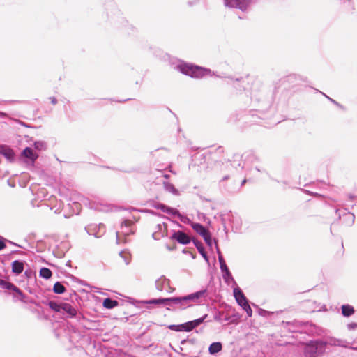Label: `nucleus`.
Returning a JSON list of instances; mask_svg holds the SVG:
<instances>
[{"label": "nucleus", "instance_id": "nucleus-1", "mask_svg": "<svg viewBox=\"0 0 357 357\" xmlns=\"http://www.w3.org/2000/svg\"><path fill=\"white\" fill-rule=\"evenodd\" d=\"M275 95V91L270 87L259 82H255L251 89L250 99L255 108L244 116L246 121L250 120V122L261 124L259 120L272 117L279 109L278 105H275L273 102Z\"/></svg>", "mask_w": 357, "mask_h": 357}, {"label": "nucleus", "instance_id": "nucleus-2", "mask_svg": "<svg viewBox=\"0 0 357 357\" xmlns=\"http://www.w3.org/2000/svg\"><path fill=\"white\" fill-rule=\"evenodd\" d=\"M172 68L192 78L201 79L211 73L210 69L177 60L171 63Z\"/></svg>", "mask_w": 357, "mask_h": 357}, {"label": "nucleus", "instance_id": "nucleus-3", "mask_svg": "<svg viewBox=\"0 0 357 357\" xmlns=\"http://www.w3.org/2000/svg\"><path fill=\"white\" fill-rule=\"evenodd\" d=\"M0 288L3 289L6 294L12 296L14 302L33 303L29 297L24 294L20 288L7 280L0 279Z\"/></svg>", "mask_w": 357, "mask_h": 357}, {"label": "nucleus", "instance_id": "nucleus-4", "mask_svg": "<svg viewBox=\"0 0 357 357\" xmlns=\"http://www.w3.org/2000/svg\"><path fill=\"white\" fill-rule=\"evenodd\" d=\"M207 295V289H203L199 291L179 296L181 310H185L194 305L200 303L204 300Z\"/></svg>", "mask_w": 357, "mask_h": 357}, {"label": "nucleus", "instance_id": "nucleus-5", "mask_svg": "<svg viewBox=\"0 0 357 357\" xmlns=\"http://www.w3.org/2000/svg\"><path fill=\"white\" fill-rule=\"evenodd\" d=\"M47 305L53 311L61 313L65 318H73V316L75 315L76 309L70 303L50 301L47 302Z\"/></svg>", "mask_w": 357, "mask_h": 357}, {"label": "nucleus", "instance_id": "nucleus-6", "mask_svg": "<svg viewBox=\"0 0 357 357\" xmlns=\"http://www.w3.org/2000/svg\"><path fill=\"white\" fill-rule=\"evenodd\" d=\"M243 161L246 169L254 168L257 172H263L264 169L258 163L260 161L259 158L252 150L245 151L243 154Z\"/></svg>", "mask_w": 357, "mask_h": 357}, {"label": "nucleus", "instance_id": "nucleus-7", "mask_svg": "<svg viewBox=\"0 0 357 357\" xmlns=\"http://www.w3.org/2000/svg\"><path fill=\"white\" fill-rule=\"evenodd\" d=\"M218 185L220 190L228 193H235L239 190L234 178H231V174H226L219 180Z\"/></svg>", "mask_w": 357, "mask_h": 357}, {"label": "nucleus", "instance_id": "nucleus-8", "mask_svg": "<svg viewBox=\"0 0 357 357\" xmlns=\"http://www.w3.org/2000/svg\"><path fill=\"white\" fill-rule=\"evenodd\" d=\"M120 231H116V242L120 243L123 240L121 239V234L123 235L125 238L124 243H126V236H128L135 233V224L134 222L130 219H124L121 223Z\"/></svg>", "mask_w": 357, "mask_h": 357}, {"label": "nucleus", "instance_id": "nucleus-9", "mask_svg": "<svg viewBox=\"0 0 357 357\" xmlns=\"http://www.w3.org/2000/svg\"><path fill=\"white\" fill-rule=\"evenodd\" d=\"M244 169H245V166L243 164L242 154L236 153L233 155L232 160L222 163V167L221 169H228L232 172L233 170L238 172L239 170H243Z\"/></svg>", "mask_w": 357, "mask_h": 357}, {"label": "nucleus", "instance_id": "nucleus-10", "mask_svg": "<svg viewBox=\"0 0 357 357\" xmlns=\"http://www.w3.org/2000/svg\"><path fill=\"white\" fill-rule=\"evenodd\" d=\"M251 3V0H224L226 7L238 8L242 11L247 10Z\"/></svg>", "mask_w": 357, "mask_h": 357}, {"label": "nucleus", "instance_id": "nucleus-11", "mask_svg": "<svg viewBox=\"0 0 357 357\" xmlns=\"http://www.w3.org/2000/svg\"><path fill=\"white\" fill-rule=\"evenodd\" d=\"M155 288L159 291H165L168 293L174 291V289L170 286V280L165 276L162 275L155 280Z\"/></svg>", "mask_w": 357, "mask_h": 357}, {"label": "nucleus", "instance_id": "nucleus-12", "mask_svg": "<svg viewBox=\"0 0 357 357\" xmlns=\"http://www.w3.org/2000/svg\"><path fill=\"white\" fill-rule=\"evenodd\" d=\"M105 226L103 224H90L85 227V230L89 235L93 236L96 238H100L105 233Z\"/></svg>", "mask_w": 357, "mask_h": 357}, {"label": "nucleus", "instance_id": "nucleus-13", "mask_svg": "<svg viewBox=\"0 0 357 357\" xmlns=\"http://www.w3.org/2000/svg\"><path fill=\"white\" fill-rule=\"evenodd\" d=\"M21 156L24 158L26 163L33 165L38 158V154L34 153L31 148L26 147L22 151Z\"/></svg>", "mask_w": 357, "mask_h": 357}, {"label": "nucleus", "instance_id": "nucleus-14", "mask_svg": "<svg viewBox=\"0 0 357 357\" xmlns=\"http://www.w3.org/2000/svg\"><path fill=\"white\" fill-rule=\"evenodd\" d=\"M170 239L176 241L178 243L182 245H188L192 240V238L183 231H174L170 236Z\"/></svg>", "mask_w": 357, "mask_h": 357}, {"label": "nucleus", "instance_id": "nucleus-15", "mask_svg": "<svg viewBox=\"0 0 357 357\" xmlns=\"http://www.w3.org/2000/svg\"><path fill=\"white\" fill-rule=\"evenodd\" d=\"M162 305L167 307L168 310L174 309L181 310L179 296L163 298Z\"/></svg>", "mask_w": 357, "mask_h": 357}, {"label": "nucleus", "instance_id": "nucleus-16", "mask_svg": "<svg viewBox=\"0 0 357 357\" xmlns=\"http://www.w3.org/2000/svg\"><path fill=\"white\" fill-rule=\"evenodd\" d=\"M233 294H234V296L237 303L241 307H243V306L245 307V305L249 304L248 300L247 299V298L244 295V294L242 291V290L238 287H236L234 288V289H233Z\"/></svg>", "mask_w": 357, "mask_h": 357}, {"label": "nucleus", "instance_id": "nucleus-17", "mask_svg": "<svg viewBox=\"0 0 357 357\" xmlns=\"http://www.w3.org/2000/svg\"><path fill=\"white\" fill-rule=\"evenodd\" d=\"M226 78L228 79L227 83L231 84L233 85V86L238 91H242L245 89V84L246 82V80L243 77H239V78H234L231 76L226 77Z\"/></svg>", "mask_w": 357, "mask_h": 357}, {"label": "nucleus", "instance_id": "nucleus-18", "mask_svg": "<svg viewBox=\"0 0 357 357\" xmlns=\"http://www.w3.org/2000/svg\"><path fill=\"white\" fill-rule=\"evenodd\" d=\"M26 261L23 260H15L11 264L12 273L15 275H20L24 269Z\"/></svg>", "mask_w": 357, "mask_h": 357}, {"label": "nucleus", "instance_id": "nucleus-19", "mask_svg": "<svg viewBox=\"0 0 357 357\" xmlns=\"http://www.w3.org/2000/svg\"><path fill=\"white\" fill-rule=\"evenodd\" d=\"M0 154L9 161H13L15 158V153L13 149L6 145L0 146Z\"/></svg>", "mask_w": 357, "mask_h": 357}, {"label": "nucleus", "instance_id": "nucleus-20", "mask_svg": "<svg viewBox=\"0 0 357 357\" xmlns=\"http://www.w3.org/2000/svg\"><path fill=\"white\" fill-rule=\"evenodd\" d=\"M192 241L194 245L197 249L199 253L202 255V257L204 259V260L207 263H208L209 259H208L207 253L205 251L204 247L203 244L202 243V242H200L199 241H198L195 238H192Z\"/></svg>", "mask_w": 357, "mask_h": 357}, {"label": "nucleus", "instance_id": "nucleus-21", "mask_svg": "<svg viewBox=\"0 0 357 357\" xmlns=\"http://www.w3.org/2000/svg\"><path fill=\"white\" fill-rule=\"evenodd\" d=\"M191 227L202 238L210 233L208 229L201 223H191Z\"/></svg>", "mask_w": 357, "mask_h": 357}, {"label": "nucleus", "instance_id": "nucleus-22", "mask_svg": "<svg viewBox=\"0 0 357 357\" xmlns=\"http://www.w3.org/2000/svg\"><path fill=\"white\" fill-rule=\"evenodd\" d=\"M246 114H245L243 116L241 115V114H240L239 112H233L230 114V116H229L228 118V122L229 123H237L241 118L243 119L245 123H248V124H253L254 123L253 122H250L249 121L250 120H248V121H246V120L244 118V116Z\"/></svg>", "mask_w": 357, "mask_h": 357}, {"label": "nucleus", "instance_id": "nucleus-23", "mask_svg": "<svg viewBox=\"0 0 357 357\" xmlns=\"http://www.w3.org/2000/svg\"><path fill=\"white\" fill-rule=\"evenodd\" d=\"M220 270H221V272L222 273L223 279L227 284H229L230 282H233V283L235 285H236V282L234 280V279L227 266L225 267V268H221Z\"/></svg>", "mask_w": 357, "mask_h": 357}, {"label": "nucleus", "instance_id": "nucleus-24", "mask_svg": "<svg viewBox=\"0 0 357 357\" xmlns=\"http://www.w3.org/2000/svg\"><path fill=\"white\" fill-rule=\"evenodd\" d=\"M222 349V343L220 342H213L208 347V352L210 354H215L220 352Z\"/></svg>", "mask_w": 357, "mask_h": 357}, {"label": "nucleus", "instance_id": "nucleus-25", "mask_svg": "<svg viewBox=\"0 0 357 357\" xmlns=\"http://www.w3.org/2000/svg\"><path fill=\"white\" fill-rule=\"evenodd\" d=\"M119 304L116 300L110 298H106L103 300L102 305L107 309H112L117 306Z\"/></svg>", "mask_w": 357, "mask_h": 357}, {"label": "nucleus", "instance_id": "nucleus-26", "mask_svg": "<svg viewBox=\"0 0 357 357\" xmlns=\"http://www.w3.org/2000/svg\"><path fill=\"white\" fill-rule=\"evenodd\" d=\"M163 186L166 191L169 192L174 195H178V190L174 186L173 184L167 181H163Z\"/></svg>", "mask_w": 357, "mask_h": 357}, {"label": "nucleus", "instance_id": "nucleus-27", "mask_svg": "<svg viewBox=\"0 0 357 357\" xmlns=\"http://www.w3.org/2000/svg\"><path fill=\"white\" fill-rule=\"evenodd\" d=\"M341 308L342 314L344 317L351 316L354 313V309L351 305H343Z\"/></svg>", "mask_w": 357, "mask_h": 357}, {"label": "nucleus", "instance_id": "nucleus-28", "mask_svg": "<svg viewBox=\"0 0 357 357\" xmlns=\"http://www.w3.org/2000/svg\"><path fill=\"white\" fill-rule=\"evenodd\" d=\"M39 275H40V277L47 280L52 277V272L50 268H46V267H43L40 270Z\"/></svg>", "mask_w": 357, "mask_h": 357}, {"label": "nucleus", "instance_id": "nucleus-29", "mask_svg": "<svg viewBox=\"0 0 357 357\" xmlns=\"http://www.w3.org/2000/svg\"><path fill=\"white\" fill-rule=\"evenodd\" d=\"M53 291L55 294H61L66 291V287L60 282H56L53 286Z\"/></svg>", "mask_w": 357, "mask_h": 357}, {"label": "nucleus", "instance_id": "nucleus-30", "mask_svg": "<svg viewBox=\"0 0 357 357\" xmlns=\"http://www.w3.org/2000/svg\"><path fill=\"white\" fill-rule=\"evenodd\" d=\"M326 342L319 340H314V350L316 349L318 352H323L324 351Z\"/></svg>", "mask_w": 357, "mask_h": 357}, {"label": "nucleus", "instance_id": "nucleus-31", "mask_svg": "<svg viewBox=\"0 0 357 357\" xmlns=\"http://www.w3.org/2000/svg\"><path fill=\"white\" fill-rule=\"evenodd\" d=\"M207 317H208V314H204V316H202L200 318H198V319H194L192 321H191V324H192L194 328H195L197 326H199L201 324H202L206 320Z\"/></svg>", "mask_w": 357, "mask_h": 357}, {"label": "nucleus", "instance_id": "nucleus-32", "mask_svg": "<svg viewBox=\"0 0 357 357\" xmlns=\"http://www.w3.org/2000/svg\"><path fill=\"white\" fill-rule=\"evenodd\" d=\"M305 355V357H312V340L307 341Z\"/></svg>", "mask_w": 357, "mask_h": 357}, {"label": "nucleus", "instance_id": "nucleus-33", "mask_svg": "<svg viewBox=\"0 0 357 357\" xmlns=\"http://www.w3.org/2000/svg\"><path fill=\"white\" fill-rule=\"evenodd\" d=\"M33 146L34 148L38 151H44L47 149V144L43 141H36Z\"/></svg>", "mask_w": 357, "mask_h": 357}, {"label": "nucleus", "instance_id": "nucleus-34", "mask_svg": "<svg viewBox=\"0 0 357 357\" xmlns=\"http://www.w3.org/2000/svg\"><path fill=\"white\" fill-rule=\"evenodd\" d=\"M283 324H285L284 327L290 332L296 333L298 331V330L297 329V326L295 323L283 322Z\"/></svg>", "mask_w": 357, "mask_h": 357}, {"label": "nucleus", "instance_id": "nucleus-35", "mask_svg": "<svg viewBox=\"0 0 357 357\" xmlns=\"http://www.w3.org/2000/svg\"><path fill=\"white\" fill-rule=\"evenodd\" d=\"M73 318H75L77 321L82 325H84V321L86 320V318L83 315L81 312H77L76 311L75 315L73 316Z\"/></svg>", "mask_w": 357, "mask_h": 357}, {"label": "nucleus", "instance_id": "nucleus-36", "mask_svg": "<svg viewBox=\"0 0 357 357\" xmlns=\"http://www.w3.org/2000/svg\"><path fill=\"white\" fill-rule=\"evenodd\" d=\"M163 298H152L150 300L144 301L143 303L145 304H154V305H162Z\"/></svg>", "mask_w": 357, "mask_h": 357}, {"label": "nucleus", "instance_id": "nucleus-37", "mask_svg": "<svg viewBox=\"0 0 357 357\" xmlns=\"http://www.w3.org/2000/svg\"><path fill=\"white\" fill-rule=\"evenodd\" d=\"M181 326H182V328H183V331L190 332L193 329H195L193 326H192V324H191V321H187V322L183 323V324H181Z\"/></svg>", "mask_w": 357, "mask_h": 357}, {"label": "nucleus", "instance_id": "nucleus-38", "mask_svg": "<svg viewBox=\"0 0 357 357\" xmlns=\"http://www.w3.org/2000/svg\"><path fill=\"white\" fill-rule=\"evenodd\" d=\"M204 240L206 243V244L209 247V248H212V245H213V239H212V237H211V233H209L208 234H207L206 236H204Z\"/></svg>", "mask_w": 357, "mask_h": 357}, {"label": "nucleus", "instance_id": "nucleus-39", "mask_svg": "<svg viewBox=\"0 0 357 357\" xmlns=\"http://www.w3.org/2000/svg\"><path fill=\"white\" fill-rule=\"evenodd\" d=\"M168 328L174 331H183L181 324H171L168 326Z\"/></svg>", "mask_w": 357, "mask_h": 357}, {"label": "nucleus", "instance_id": "nucleus-40", "mask_svg": "<svg viewBox=\"0 0 357 357\" xmlns=\"http://www.w3.org/2000/svg\"><path fill=\"white\" fill-rule=\"evenodd\" d=\"M224 313L221 311H217L214 315V320L221 322L222 321V317H223Z\"/></svg>", "mask_w": 357, "mask_h": 357}, {"label": "nucleus", "instance_id": "nucleus-41", "mask_svg": "<svg viewBox=\"0 0 357 357\" xmlns=\"http://www.w3.org/2000/svg\"><path fill=\"white\" fill-rule=\"evenodd\" d=\"M178 218L181 220V222H183L185 224H190L191 225V223H193L190 220V218H188L187 216H185V215H182L181 213L180 214Z\"/></svg>", "mask_w": 357, "mask_h": 357}, {"label": "nucleus", "instance_id": "nucleus-42", "mask_svg": "<svg viewBox=\"0 0 357 357\" xmlns=\"http://www.w3.org/2000/svg\"><path fill=\"white\" fill-rule=\"evenodd\" d=\"M304 187L308 188L307 189L305 188H301V190L303 192V193L307 194L310 196L312 195V191L310 190L311 185L310 184H305Z\"/></svg>", "mask_w": 357, "mask_h": 357}, {"label": "nucleus", "instance_id": "nucleus-43", "mask_svg": "<svg viewBox=\"0 0 357 357\" xmlns=\"http://www.w3.org/2000/svg\"><path fill=\"white\" fill-rule=\"evenodd\" d=\"M6 241L8 239L3 238V236H0V251L3 250L6 247Z\"/></svg>", "mask_w": 357, "mask_h": 357}, {"label": "nucleus", "instance_id": "nucleus-44", "mask_svg": "<svg viewBox=\"0 0 357 357\" xmlns=\"http://www.w3.org/2000/svg\"><path fill=\"white\" fill-rule=\"evenodd\" d=\"M248 317H251L252 315V310L250 306V305H247L245 307H242Z\"/></svg>", "mask_w": 357, "mask_h": 357}, {"label": "nucleus", "instance_id": "nucleus-45", "mask_svg": "<svg viewBox=\"0 0 357 357\" xmlns=\"http://www.w3.org/2000/svg\"><path fill=\"white\" fill-rule=\"evenodd\" d=\"M346 217L349 225H352L354 222L355 216L353 213H348L346 214Z\"/></svg>", "mask_w": 357, "mask_h": 357}, {"label": "nucleus", "instance_id": "nucleus-46", "mask_svg": "<svg viewBox=\"0 0 357 357\" xmlns=\"http://www.w3.org/2000/svg\"><path fill=\"white\" fill-rule=\"evenodd\" d=\"M259 314L260 316H262V317H267L271 312H269V311H267L266 310H264V309H261V308H259Z\"/></svg>", "mask_w": 357, "mask_h": 357}, {"label": "nucleus", "instance_id": "nucleus-47", "mask_svg": "<svg viewBox=\"0 0 357 357\" xmlns=\"http://www.w3.org/2000/svg\"><path fill=\"white\" fill-rule=\"evenodd\" d=\"M218 261H219L220 269L225 268V267L227 266L222 256H220V257L218 258Z\"/></svg>", "mask_w": 357, "mask_h": 357}, {"label": "nucleus", "instance_id": "nucleus-48", "mask_svg": "<svg viewBox=\"0 0 357 357\" xmlns=\"http://www.w3.org/2000/svg\"><path fill=\"white\" fill-rule=\"evenodd\" d=\"M165 206H166V205L164 204H162V203H156L153 205V207H154L155 208H157V209H160L162 211H163Z\"/></svg>", "mask_w": 357, "mask_h": 357}, {"label": "nucleus", "instance_id": "nucleus-49", "mask_svg": "<svg viewBox=\"0 0 357 357\" xmlns=\"http://www.w3.org/2000/svg\"><path fill=\"white\" fill-rule=\"evenodd\" d=\"M347 328L349 331H354L357 328V324L355 322H352L347 324Z\"/></svg>", "mask_w": 357, "mask_h": 357}, {"label": "nucleus", "instance_id": "nucleus-50", "mask_svg": "<svg viewBox=\"0 0 357 357\" xmlns=\"http://www.w3.org/2000/svg\"><path fill=\"white\" fill-rule=\"evenodd\" d=\"M162 236V234H161L158 231H155L152 234V237L155 240H158Z\"/></svg>", "mask_w": 357, "mask_h": 357}, {"label": "nucleus", "instance_id": "nucleus-51", "mask_svg": "<svg viewBox=\"0 0 357 357\" xmlns=\"http://www.w3.org/2000/svg\"><path fill=\"white\" fill-rule=\"evenodd\" d=\"M180 214L181 213L176 208H173L172 211L170 213L169 215L173 216H177L178 218Z\"/></svg>", "mask_w": 357, "mask_h": 357}, {"label": "nucleus", "instance_id": "nucleus-52", "mask_svg": "<svg viewBox=\"0 0 357 357\" xmlns=\"http://www.w3.org/2000/svg\"><path fill=\"white\" fill-rule=\"evenodd\" d=\"M214 243H215V248H216V252H217V254H218V258L220 257V256H222V253L218 248V241L217 240H214Z\"/></svg>", "mask_w": 357, "mask_h": 357}, {"label": "nucleus", "instance_id": "nucleus-53", "mask_svg": "<svg viewBox=\"0 0 357 357\" xmlns=\"http://www.w3.org/2000/svg\"><path fill=\"white\" fill-rule=\"evenodd\" d=\"M173 208H172V207L168 206L166 205V206H165V209L163 210L162 212L166 213L169 215L170 213L172 211Z\"/></svg>", "mask_w": 357, "mask_h": 357}, {"label": "nucleus", "instance_id": "nucleus-54", "mask_svg": "<svg viewBox=\"0 0 357 357\" xmlns=\"http://www.w3.org/2000/svg\"><path fill=\"white\" fill-rule=\"evenodd\" d=\"M49 99L52 105H56L58 102L57 99L54 96L50 97Z\"/></svg>", "mask_w": 357, "mask_h": 357}, {"label": "nucleus", "instance_id": "nucleus-55", "mask_svg": "<svg viewBox=\"0 0 357 357\" xmlns=\"http://www.w3.org/2000/svg\"><path fill=\"white\" fill-rule=\"evenodd\" d=\"M6 243H8L10 245H13L14 246H16V247H18V248H22V246L16 243H14L10 240L8 239V241H6Z\"/></svg>", "mask_w": 357, "mask_h": 357}, {"label": "nucleus", "instance_id": "nucleus-56", "mask_svg": "<svg viewBox=\"0 0 357 357\" xmlns=\"http://www.w3.org/2000/svg\"><path fill=\"white\" fill-rule=\"evenodd\" d=\"M119 255L121 256V257H123V259H124V261H125L126 264L127 265H128V264H129L130 261H129L127 258H126L125 257H123V252H121L119 253Z\"/></svg>", "mask_w": 357, "mask_h": 357}, {"label": "nucleus", "instance_id": "nucleus-57", "mask_svg": "<svg viewBox=\"0 0 357 357\" xmlns=\"http://www.w3.org/2000/svg\"><path fill=\"white\" fill-rule=\"evenodd\" d=\"M13 254H22V252L19 250H13L11 251L10 255H12Z\"/></svg>", "mask_w": 357, "mask_h": 357}, {"label": "nucleus", "instance_id": "nucleus-58", "mask_svg": "<svg viewBox=\"0 0 357 357\" xmlns=\"http://www.w3.org/2000/svg\"><path fill=\"white\" fill-rule=\"evenodd\" d=\"M230 320V317L229 316H223L222 317V321H229Z\"/></svg>", "mask_w": 357, "mask_h": 357}, {"label": "nucleus", "instance_id": "nucleus-59", "mask_svg": "<svg viewBox=\"0 0 357 357\" xmlns=\"http://www.w3.org/2000/svg\"><path fill=\"white\" fill-rule=\"evenodd\" d=\"M148 212L152 215H157V213L154 211H152V210H149Z\"/></svg>", "mask_w": 357, "mask_h": 357}, {"label": "nucleus", "instance_id": "nucleus-60", "mask_svg": "<svg viewBox=\"0 0 357 357\" xmlns=\"http://www.w3.org/2000/svg\"><path fill=\"white\" fill-rule=\"evenodd\" d=\"M161 174L165 178H168L169 177V176L167 174H164V173L161 172Z\"/></svg>", "mask_w": 357, "mask_h": 357}, {"label": "nucleus", "instance_id": "nucleus-61", "mask_svg": "<svg viewBox=\"0 0 357 357\" xmlns=\"http://www.w3.org/2000/svg\"><path fill=\"white\" fill-rule=\"evenodd\" d=\"M157 228H158V231L160 230L161 228H162V225L160 224H158L157 225Z\"/></svg>", "mask_w": 357, "mask_h": 357}, {"label": "nucleus", "instance_id": "nucleus-62", "mask_svg": "<svg viewBox=\"0 0 357 357\" xmlns=\"http://www.w3.org/2000/svg\"><path fill=\"white\" fill-rule=\"evenodd\" d=\"M328 99H329L332 102H333L334 104L337 105V102L336 101H335L334 100H333L332 98H328Z\"/></svg>", "mask_w": 357, "mask_h": 357}, {"label": "nucleus", "instance_id": "nucleus-63", "mask_svg": "<svg viewBox=\"0 0 357 357\" xmlns=\"http://www.w3.org/2000/svg\"><path fill=\"white\" fill-rule=\"evenodd\" d=\"M245 182H246V179L243 180L241 182V186L243 185L245 183Z\"/></svg>", "mask_w": 357, "mask_h": 357}, {"label": "nucleus", "instance_id": "nucleus-64", "mask_svg": "<svg viewBox=\"0 0 357 357\" xmlns=\"http://www.w3.org/2000/svg\"><path fill=\"white\" fill-rule=\"evenodd\" d=\"M186 341H187L186 340H182V341L181 342V344H185V343L186 342Z\"/></svg>", "mask_w": 357, "mask_h": 357}]
</instances>
